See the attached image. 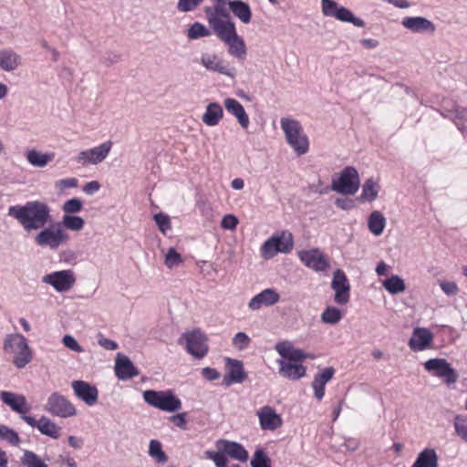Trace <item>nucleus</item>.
Here are the masks:
<instances>
[{
	"instance_id": "1",
	"label": "nucleus",
	"mask_w": 467,
	"mask_h": 467,
	"mask_svg": "<svg viewBox=\"0 0 467 467\" xmlns=\"http://www.w3.org/2000/svg\"><path fill=\"white\" fill-rule=\"evenodd\" d=\"M275 349L283 359L278 360L279 374L291 380H298L306 376V368L301 364L306 359H314V354L306 353L296 348L290 341H280L275 344Z\"/></svg>"
},
{
	"instance_id": "2",
	"label": "nucleus",
	"mask_w": 467,
	"mask_h": 467,
	"mask_svg": "<svg viewBox=\"0 0 467 467\" xmlns=\"http://www.w3.org/2000/svg\"><path fill=\"white\" fill-rule=\"evenodd\" d=\"M8 215L16 219L27 232L42 229L51 219L49 206L40 201L10 206Z\"/></svg>"
},
{
	"instance_id": "3",
	"label": "nucleus",
	"mask_w": 467,
	"mask_h": 467,
	"mask_svg": "<svg viewBox=\"0 0 467 467\" xmlns=\"http://www.w3.org/2000/svg\"><path fill=\"white\" fill-rule=\"evenodd\" d=\"M205 14L210 26L220 39H226L228 34L234 33L235 26L230 20L224 2L218 1L214 6L205 7Z\"/></svg>"
},
{
	"instance_id": "4",
	"label": "nucleus",
	"mask_w": 467,
	"mask_h": 467,
	"mask_svg": "<svg viewBox=\"0 0 467 467\" xmlns=\"http://www.w3.org/2000/svg\"><path fill=\"white\" fill-rule=\"evenodd\" d=\"M4 349L13 355V363L18 368H25L33 358V353L26 337L21 334L7 335Z\"/></svg>"
},
{
	"instance_id": "5",
	"label": "nucleus",
	"mask_w": 467,
	"mask_h": 467,
	"mask_svg": "<svg viewBox=\"0 0 467 467\" xmlns=\"http://www.w3.org/2000/svg\"><path fill=\"white\" fill-rule=\"evenodd\" d=\"M280 124L287 143L293 150L298 155L306 153L309 149V141L299 121L289 118H283Z\"/></svg>"
},
{
	"instance_id": "6",
	"label": "nucleus",
	"mask_w": 467,
	"mask_h": 467,
	"mask_svg": "<svg viewBox=\"0 0 467 467\" xmlns=\"http://www.w3.org/2000/svg\"><path fill=\"white\" fill-rule=\"evenodd\" d=\"M144 400L150 406L163 411L174 412L182 408V401L171 390H145Z\"/></svg>"
},
{
	"instance_id": "7",
	"label": "nucleus",
	"mask_w": 467,
	"mask_h": 467,
	"mask_svg": "<svg viewBox=\"0 0 467 467\" xmlns=\"http://www.w3.org/2000/svg\"><path fill=\"white\" fill-rule=\"evenodd\" d=\"M360 180L356 168L345 167L337 178L332 180L331 189L337 192L354 195L359 188Z\"/></svg>"
},
{
	"instance_id": "8",
	"label": "nucleus",
	"mask_w": 467,
	"mask_h": 467,
	"mask_svg": "<svg viewBox=\"0 0 467 467\" xmlns=\"http://www.w3.org/2000/svg\"><path fill=\"white\" fill-rule=\"evenodd\" d=\"M68 240V234L60 223H54L40 231L35 237V242L40 246L57 249Z\"/></svg>"
},
{
	"instance_id": "9",
	"label": "nucleus",
	"mask_w": 467,
	"mask_h": 467,
	"mask_svg": "<svg viewBox=\"0 0 467 467\" xmlns=\"http://www.w3.org/2000/svg\"><path fill=\"white\" fill-rule=\"evenodd\" d=\"M322 12L326 16L335 17L342 22L352 23L354 26L363 27L365 23L362 19L356 17L350 10L344 6H338L333 0H321Z\"/></svg>"
},
{
	"instance_id": "10",
	"label": "nucleus",
	"mask_w": 467,
	"mask_h": 467,
	"mask_svg": "<svg viewBox=\"0 0 467 467\" xmlns=\"http://www.w3.org/2000/svg\"><path fill=\"white\" fill-rule=\"evenodd\" d=\"M112 146L113 142L107 140L97 147L80 151L75 161L83 166L99 164L108 157Z\"/></svg>"
},
{
	"instance_id": "11",
	"label": "nucleus",
	"mask_w": 467,
	"mask_h": 467,
	"mask_svg": "<svg viewBox=\"0 0 467 467\" xmlns=\"http://www.w3.org/2000/svg\"><path fill=\"white\" fill-rule=\"evenodd\" d=\"M45 410L50 414L61 418L72 417L77 413L75 406L57 392H54L48 397Z\"/></svg>"
},
{
	"instance_id": "12",
	"label": "nucleus",
	"mask_w": 467,
	"mask_h": 467,
	"mask_svg": "<svg viewBox=\"0 0 467 467\" xmlns=\"http://www.w3.org/2000/svg\"><path fill=\"white\" fill-rule=\"evenodd\" d=\"M427 371L433 372V375L443 379L446 384L455 383L458 374L444 358H431L424 363Z\"/></svg>"
},
{
	"instance_id": "13",
	"label": "nucleus",
	"mask_w": 467,
	"mask_h": 467,
	"mask_svg": "<svg viewBox=\"0 0 467 467\" xmlns=\"http://www.w3.org/2000/svg\"><path fill=\"white\" fill-rule=\"evenodd\" d=\"M298 257L306 267L316 272L327 271L330 266L327 255L317 248L300 251Z\"/></svg>"
},
{
	"instance_id": "14",
	"label": "nucleus",
	"mask_w": 467,
	"mask_h": 467,
	"mask_svg": "<svg viewBox=\"0 0 467 467\" xmlns=\"http://www.w3.org/2000/svg\"><path fill=\"white\" fill-rule=\"evenodd\" d=\"M187 351L197 358H202L208 352L207 337L200 330L185 333Z\"/></svg>"
},
{
	"instance_id": "15",
	"label": "nucleus",
	"mask_w": 467,
	"mask_h": 467,
	"mask_svg": "<svg viewBox=\"0 0 467 467\" xmlns=\"http://www.w3.org/2000/svg\"><path fill=\"white\" fill-rule=\"evenodd\" d=\"M0 400L4 404L10 407L13 411L18 413L24 421L25 418L30 417L27 413L30 411L31 407L24 395L4 390L0 392Z\"/></svg>"
},
{
	"instance_id": "16",
	"label": "nucleus",
	"mask_w": 467,
	"mask_h": 467,
	"mask_svg": "<svg viewBox=\"0 0 467 467\" xmlns=\"http://www.w3.org/2000/svg\"><path fill=\"white\" fill-rule=\"evenodd\" d=\"M43 281L52 285L56 291L65 292L74 285L76 278L71 270H62L47 275Z\"/></svg>"
},
{
	"instance_id": "17",
	"label": "nucleus",
	"mask_w": 467,
	"mask_h": 467,
	"mask_svg": "<svg viewBox=\"0 0 467 467\" xmlns=\"http://www.w3.org/2000/svg\"><path fill=\"white\" fill-rule=\"evenodd\" d=\"M331 287L335 291V301L345 305L349 301L350 285L345 273L337 269L333 275Z\"/></svg>"
},
{
	"instance_id": "18",
	"label": "nucleus",
	"mask_w": 467,
	"mask_h": 467,
	"mask_svg": "<svg viewBox=\"0 0 467 467\" xmlns=\"http://www.w3.org/2000/svg\"><path fill=\"white\" fill-rule=\"evenodd\" d=\"M259 424L264 431H275L283 425L282 417L271 406H264L256 411Z\"/></svg>"
},
{
	"instance_id": "19",
	"label": "nucleus",
	"mask_w": 467,
	"mask_h": 467,
	"mask_svg": "<svg viewBox=\"0 0 467 467\" xmlns=\"http://www.w3.org/2000/svg\"><path fill=\"white\" fill-rule=\"evenodd\" d=\"M74 394L88 406H93L98 402L99 390L96 386L84 380H74L71 383Z\"/></svg>"
},
{
	"instance_id": "20",
	"label": "nucleus",
	"mask_w": 467,
	"mask_h": 467,
	"mask_svg": "<svg viewBox=\"0 0 467 467\" xmlns=\"http://www.w3.org/2000/svg\"><path fill=\"white\" fill-rule=\"evenodd\" d=\"M433 340V334L425 327H416L409 340V347L412 351H423L431 348Z\"/></svg>"
},
{
	"instance_id": "21",
	"label": "nucleus",
	"mask_w": 467,
	"mask_h": 467,
	"mask_svg": "<svg viewBox=\"0 0 467 467\" xmlns=\"http://www.w3.org/2000/svg\"><path fill=\"white\" fill-rule=\"evenodd\" d=\"M25 422L32 428H36L42 434L53 439H57L60 436L61 428L45 416H42L38 420L30 416L25 418Z\"/></svg>"
},
{
	"instance_id": "22",
	"label": "nucleus",
	"mask_w": 467,
	"mask_h": 467,
	"mask_svg": "<svg viewBox=\"0 0 467 467\" xmlns=\"http://www.w3.org/2000/svg\"><path fill=\"white\" fill-rule=\"evenodd\" d=\"M227 365V374L223 380L224 385L231 386L234 383H242L246 379L247 375L242 361L228 358Z\"/></svg>"
},
{
	"instance_id": "23",
	"label": "nucleus",
	"mask_w": 467,
	"mask_h": 467,
	"mask_svg": "<svg viewBox=\"0 0 467 467\" xmlns=\"http://www.w3.org/2000/svg\"><path fill=\"white\" fill-rule=\"evenodd\" d=\"M280 296L275 290L266 288L254 296L249 302L248 306L252 310H258L263 306H270L276 304Z\"/></svg>"
},
{
	"instance_id": "24",
	"label": "nucleus",
	"mask_w": 467,
	"mask_h": 467,
	"mask_svg": "<svg viewBox=\"0 0 467 467\" xmlns=\"http://www.w3.org/2000/svg\"><path fill=\"white\" fill-rule=\"evenodd\" d=\"M216 447L226 455L240 462H246L248 459L247 451L240 443L235 441L219 440L216 441Z\"/></svg>"
},
{
	"instance_id": "25",
	"label": "nucleus",
	"mask_w": 467,
	"mask_h": 467,
	"mask_svg": "<svg viewBox=\"0 0 467 467\" xmlns=\"http://www.w3.org/2000/svg\"><path fill=\"white\" fill-rule=\"evenodd\" d=\"M115 374L119 379L127 380L138 376L139 370L128 357L118 354L115 363Z\"/></svg>"
},
{
	"instance_id": "26",
	"label": "nucleus",
	"mask_w": 467,
	"mask_h": 467,
	"mask_svg": "<svg viewBox=\"0 0 467 467\" xmlns=\"http://www.w3.org/2000/svg\"><path fill=\"white\" fill-rule=\"evenodd\" d=\"M402 26L414 33L430 32L432 34L436 29L431 21L421 16H407L403 18Z\"/></svg>"
},
{
	"instance_id": "27",
	"label": "nucleus",
	"mask_w": 467,
	"mask_h": 467,
	"mask_svg": "<svg viewBox=\"0 0 467 467\" xmlns=\"http://www.w3.org/2000/svg\"><path fill=\"white\" fill-rule=\"evenodd\" d=\"M221 40L228 45V51L232 56L241 60L245 58L246 47L244 41L237 35L235 27L234 28V33L228 34L226 39Z\"/></svg>"
},
{
	"instance_id": "28",
	"label": "nucleus",
	"mask_w": 467,
	"mask_h": 467,
	"mask_svg": "<svg viewBox=\"0 0 467 467\" xmlns=\"http://www.w3.org/2000/svg\"><path fill=\"white\" fill-rule=\"evenodd\" d=\"M226 110L234 116L242 128L247 129L250 123L249 117L243 105L235 99H226L223 102Z\"/></svg>"
},
{
	"instance_id": "29",
	"label": "nucleus",
	"mask_w": 467,
	"mask_h": 467,
	"mask_svg": "<svg viewBox=\"0 0 467 467\" xmlns=\"http://www.w3.org/2000/svg\"><path fill=\"white\" fill-rule=\"evenodd\" d=\"M410 467H439V457L432 448H425L417 456Z\"/></svg>"
},
{
	"instance_id": "30",
	"label": "nucleus",
	"mask_w": 467,
	"mask_h": 467,
	"mask_svg": "<svg viewBox=\"0 0 467 467\" xmlns=\"http://www.w3.org/2000/svg\"><path fill=\"white\" fill-rule=\"evenodd\" d=\"M223 117V110L220 104L216 102L210 103L206 107V111L202 115V121L207 126L217 125Z\"/></svg>"
},
{
	"instance_id": "31",
	"label": "nucleus",
	"mask_w": 467,
	"mask_h": 467,
	"mask_svg": "<svg viewBox=\"0 0 467 467\" xmlns=\"http://www.w3.org/2000/svg\"><path fill=\"white\" fill-rule=\"evenodd\" d=\"M201 63L208 70L218 72L223 75H229L228 68L223 59L217 55H203Z\"/></svg>"
},
{
	"instance_id": "32",
	"label": "nucleus",
	"mask_w": 467,
	"mask_h": 467,
	"mask_svg": "<svg viewBox=\"0 0 467 467\" xmlns=\"http://www.w3.org/2000/svg\"><path fill=\"white\" fill-rule=\"evenodd\" d=\"M230 10L243 23L248 24L252 18L251 8L248 4L241 0H234L228 3Z\"/></svg>"
},
{
	"instance_id": "33",
	"label": "nucleus",
	"mask_w": 467,
	"mask_h": 467,
	"mask_svg": "<svg viewBox=\"0 0 467 467\" xmlns=\"http://www.w3.org/2000/svg\"><path fill=\"white\" fill-rule=\"evenodd\" d=\"M379 190L380 185L378 182H376L372 178L366 180L362 186V192L359 196V201L362 202H373L374 200L377 199Z\"/></svg>"
},
{
	"instance_id": "34",
	"label": "nucleus",
	"mask_w": 467,
	"mask_h": 467,
	"mask_svg": "<svg viewBox=\"0 0 467 467\" xmlns=\"http://www.w3.org/2000/svg\"><path fill=\"white\" fill-rule=\"evenodd\" d=\"M386 226V218L379 211H373L368 218V228L376 236L380 235Z\"/></svg>"
},
{
	"instance_id": "35",
	"label": "nucleus",
	"mask_w": 467,
	"mask_h": 467,
	"mask_svg": "<svg viewBox=\"0 0 467 467\" xmlns=\"http://www.w3.org/2000/svg\"><path fill=\"white\" fill-rule=\"evenodd\" d=\"M55 157V154L53 152L50 153H41L36 150H30L27 151L26 159L28 162L35 166L43 168L45 167L48 162L53 161Z\"/></svg>"
},
{
	"instance_id": "36",
	"label": "nucleus",
	"mask_w": 467,
	"mask_h": 467,
	"mask_svg": "<svg viewBox=\"0 0 467 467\" xmlns=\"http://www.w3.org/2000/svg\"><path fill=\"white\" fill-rule=\"evenodd\" d=\"M19 56L12 50L0 51V67L5 71H12L18 67Z\"/></svg>"
},
{
	"instance_id": "37",
	"label": "nucleus",
	"mask_w": 467,
	"mask_h": 467,
	"mask_svg": "<svg viewBox=\"0 0 467 467\" xmlns=\"http://www.w3.org/2000/svg\"><path fill=\"white\" fill-rule=\"evenodd\" d=\"M384 288L390 294L402 293L406 289L404 281L398 275H391L383 282Z\"/></svg>"
},
{
	"instance_id": "38",
	"label": "nucleus",
	"mask_w": 467,
	"mask_h": 467,
	"mask_svg": "<svg viewBox=\"0 0 467 467\" xmlns=\"http://www.w3.org/2000/svg\"><path fill=\"white\" fill-rule=\"evenodd\" d=\"M278 243L279 242L276 240V236H272L266 240L261 249L262 255L266 258H272L277 253H281V248L278 245Z\"/></svg>"
},
{
	"instance_id": "39",
	"label": "nucleus",
	"mask_w": 467,
	"mask_h": 467,
	"mask_svg": "<svg viewBox=\"0 0 467 467\" xmlns=\"http://www.w3.org/2000/svg\"><path fill=\"white\" fill-rule=\"evenodd\" d=\"M0 440L5 441L12 446H18L21 440L18 433L5 425L0 424Z\"/></svg>"
},
{
	"instance_id": "40",
	"label": "nucleus",
	"mask_w": 467,
	"mask_h": 467,
	"mask_svg": "<svg viewBox=\"0 0 467 467\" xmlns=\"http://www.w3.org/2000/svg\"><path fill=\"white\" fill-rule=\"evenodd\" d=\"M21 463L26 467H48L35 452L25 451Z\"/></svg>"
},
{
	"instance_id": "41",
	"label": "nucleus",
	"mask_w": 467,
	"mask_h": 467,
	"mask_svg": "<svg viewBox=\"0 0 467 467\" xmlns=\"http://www.w3.org/2000/svg\"><path fill=\"white\" fill-rule=\"evenodd\" d=\"M342 318V313L334 306L327 307L321 315V319L326 324L335 325Z\"/></svg>"
},
{
	"instance_id": "42",
	"label": "nucleus",
	"mask_w": 467,
	"mask_h": 467,
	"mask_svg": "<svg viewBox=\"0 0 467 467\" xmlns=\"http://www.w3.org/2000/svg\"><path fill=\"white\" fill-rule=\"evenodd\" d=\"M278 240V245L281 248V253H289L294 246L293 235L289 231H282L279 234L275 235Z\"/></svg>"
},
{
	"instance_id": "43",
	"label": "nucleus",
	"mask_w": 467,
	"mask_h": 467,
	"mask_svg": "<svg viewBox=\"0 0 467 467\" xmlns=\"http://www.w3.org/2000/svg\"><path fill=\"white\" fill-rule=\"evenodd\" d=\"M63 225L72 231H80L85 224L84 220L79 216L66 214L62 219Z\"/></svg>"
},
{
	"instance_id": "44",
	"label": "nucleus",
	"mask_w": 467,
	"mask_h": 467,
	"mask_svg": "<svg viewBox=\"0 0 467 467\" xmlns=\"http://www.w3.org/2000/svg\"><path fill=\"white\" fill-rule=\"evenodd\" d=\"M149 454L157 460L158 462H167V456L162 451L161 444L156 440H151L149 447Z\"/></svg>"
},
{
	"instance_id": "45",
	"label": "nucleus",
	"mask_w": 467,
	"mask_h": 467,
	"mask_svg": "<svg viewBox=\"0 0 467 467\" xmlns=\"http://www.w3.org/2000/svg\"><path fill=\"white\" fill-rule=\"evenodd\" d=\"M204 457L208 460H212L216 467H227L228 460L226 454L223 451H205Z\"/></svg>"
},
{
	"instance_id": "46",
	"label": "nucleus",
	"mask_w": 467,
	"mask_h": 467,
	"mask_svg": "<svg viewBox=\"0 0 467 467\" xmlns=\"http://www.w3.org/2000/svg\"><path fill=\"white\" fill-rule=\"evenodd\" d=\"M448 112L450 118H451V119L457 126H460L467 121L466 108L455 106L452 109L449 110Z\"/></svg>"
},
{
	"instance_id": "47",
	"label": "nucleus",
	"mask_w": 467,
	"mask_h": 467,
	"mask_svg": "<svg viewBox=\"0 0 467 467\" xmlns=\"http://www.w3.org/2000/svg\"><path fill=\"white\" fill-rule=\"evenodd\" d=\"M454 429L456 434L467 442V420L461 416L457 415L454 419Z\"/></svg>"
},
{
	"instance_id": "48",
	"label": "nucleus",
	"mask_w": 467,
	"mask_h": 467,
	"mask_svg": "<svg viewBox=\"0 0 467 467\" xmlns=\"http://www.w3.org/2000/svg\"><path fill=\"white\" fill-rule=\"evenodd\" d=\"M252 467H271L270 459L263 450H256L251 461Z\"/></svg>"
},
{
	"instance_id": "49",
	"label": "nucleus",
	"mask_w": 467,
	"mask_h": 467,
	"mask_svg": "<svg viewBox=\"0 0 467 467\" xmlns=\"http://www.w3.org/2000/svg\"><path fill=\"white\" fill-rule=\"evenodd\" d=\"M210 31L201 23H194L188 30V37L196 39L202 36H210Z\"/></svg>"
},
{
	"instance_id": "50",
	"label": "nucleus",
	"mask_w": 467,
	"mask_h": 467,
	"mask_svg": "<svg viewBox=\"0 0 467 467\" xmlns=\"http://www.w3.org/2000/svg\"><path fill=\"white\" fill-rule=\"evenodd\" d=\"M83 203L78 198H73L70 200H67L64 202L62 210L64 213H67L68 215L71 213H78L82 210Z\"/></svg>"
},
{
	"instance_id": "51",
	"label": "nucleus",
	"mask_w": 467,
	"mask_h": 467,
	"mask_svg": "<svg viewBox=\"0 0 467 467\" xmlns=\"http://www.w3.org/2000/svg\"><path fill=\"white\" fill-rule=\"evenodd\" d=\"M154 221L162 234H166V232L171 228L170 217L164 213H160L155 214Z\"/></svg>"
},
{
	"instance_id": "52",
	"label": "nucleus",
	"mask_w": 467,
	"mask_h": 467,
	"mask_svg": "<svg viewBox=\"0 0 467 467\" xmlns=\"http://www.w3.org/2000/svg\"><path fill=\"white\" fill-rule=\"evenodd\" d=\"M251 342L250 337L244 332H238L233 338V345L239 350L245 349Z\"/></svg>"
},
{
	"instance_id": "53",
	"label": "nucleus",
	"mask_w": 467,
	"mask_h": 467,
	"mask_svg": "<svg viewBox=\"0 0 467 467\" xmlns=\"http://www.w3.org/2000/svg\"><path fill=\"white\" fill-rule=\"evenodd\" d=\"M182 262V255L174 248H170L165 257V265L169 268H172L174 265H177Z\"/></svg>"
},
{
	"instance_id": "54",
	"label": "nucleus",
	"mask_w": 467,
	"mask_h": 467,
	"mask_svg": "<svg viewBox=\"0 0 467 467\" xmlns=\"http://www.w3.org/2000/svg\"><path fill=\"white\" fill-rule=\"evenodd\" d=\"M203 0H179L177 8L181 12H189L197 8Z\"/></svg>"
},
{
	"instance_id": "55",
	"label": "nucleus",
	"mask_w": 467,
	"mask_h": 467,
	"mask_svg": "<svg viewBox=\"0 0 467 467\" xmlns=\"http://www.w3.org/2000/svg\"><path fill=\"white\" fill-rule=\"evenodd\" d=\"M335 372H336V370L333 367H327V368L318 371L315 377H317L318 379V380L327 384L328 381H330L333 379Z\"/></svg>"
},
{
	"instance_id": "56",
	"label": "nucleus",
	"mask_w": 467,
	"mask_h": 467,
	"mask_svg": "<svg viewBox=\"0 0 467 467\" xmlns=\"http://www.w3.org/2000/svg\"><path fill=\"white\" fill-rule=\"evenodd\" d=\"M312 388L314 389L315 397L318 400H321L325 396L326 384L318 380V379L315 377L312 381Z\"/></svg>"
},
{
	"instance_id": "57",
	"label": "nucleus",
	"mask_w": 467,
	"mask_h": 467,
	"mask_svg": "<svg viewBox=\"0 0 467 467\" xmlns=\"http://www.w3.org/2000/svg\"><path fill=\"white\" fill-rule=\"evenodd\" d=\"M440 286L447 296H454L459 292L457 284L451 281H441Z\"/></svg>"
},
{
	"instance_id": "58",
	"label": "nucleus",
	"mask_w": 467,
	"mask_h": 467,
	"mask_svg": "<svg viewBox=\"0 0 467 467\" xmlns=\"http://www.w3.org/2000/svg\"><path fill=\"white\" fill-rule=\"evenodd\" d=\"M63 344L69 349L73 350V351H76L78 353H80L83 351V348L77 342V340L69 336V335H66L63 339Z\"/></svg>"
},
{
	"instance_id": "59",
	"label": "nucleus",
	"mask_w": 467,
	"mask_h": 467,
	"mask_svg": "<svg viewBox=\"0 0 467 467\" xmlns=\"http://www.w3.org/2000/svg\"><path fill=\"white\" fill-rule=\"evenodd\" d=\"M237 224H238V219L233 214L224 215L221 222V226L223 229H228V230L235 229Z\"/></svg>"
},
{
	"instance_id": "60",
	"label": "nucleus",
	"mask_w": 467,
	"mask_h": 467,
	"mask_svg": "<svg viewBox=\"0 0 467 467\" xmlns=\"http://www.w3.org/2000/svg\"><path fill=\"white\" fill-rule=\"evenodd\" d=\"M202 375L203 376V378H205L208 380H215V379H219V377H220L219 372L215 368H202Z\"/></svg>"
},
{
	"instance_id": "61",
	"label": "nucleus",
	"mask_w": 467,
	"mask_h": 467,
	"mask_svg": "<svg viewBox=\"0 0 467 467\" xmlns=\"http://www.w3.org/2000/svg\"><path fill=\"white\" fill-rule=\"evenodd\" d=\"M57 185L61 189L74 188V187L78 186V180L76 178H67V179L60 180L59 182H57Z\"/></svg>"
},
{
	"instance_id": "62",
	"label": "nucleus",
	"mask_w": 467,
	"mask_h": 467,
	"mask_svg": "<svg viewBox=\"0 0 467 467\" xmlns=\"http://www.w3.org/2000/svg\"><path fill=\"white\" fill-rule=\"evenodd\" d=\"M185 413H179L171 417V421L182 429H186Z\"/></svg>"
},
{
	"instance_id": "63",
	"label": "nucleus",
	"mask_w": 467,
	"mask_h": 467,
	"mask_svg": "<svg viewBox=\"0 0 467 467\" xmlns=\"http://www.w3.org/2000/svg\"><path fill=\"white\" fill-rule=\"evenodd\" d=\"M99 188H100V184L96 181H92V182L86 183L83 190L88 194H93L96 192H98L99 190Z\"/></svg>"
},
{
	"instance_id": "64",
	"label": "nucleus",
	"mask_w": 467,
	"mask_h": 467,
	"mask_svg": "<svg viewBox=\"0 0 467 467\" xmlns=\"http://www.w3.org/2000/svg\"><path fill=\"white\" fill-rule=\"evenodd\" d=\"M99 345L108 350H115L118 348V344L109 338H102L99 341Z\"/></svg>"
}]
</instances>
